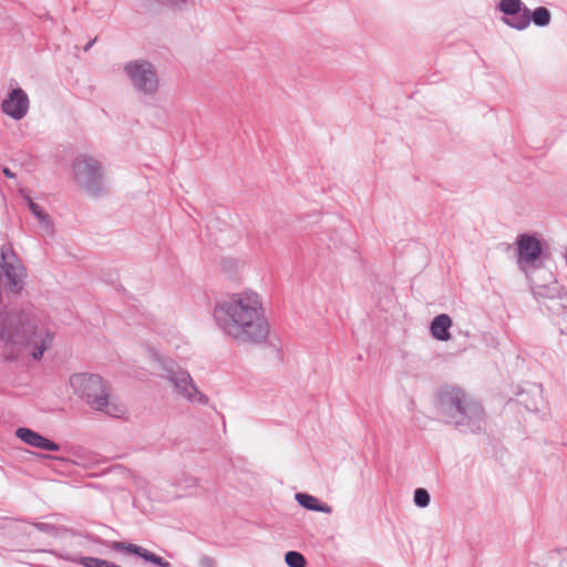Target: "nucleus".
I'll list each match as a JSON object with an SVG mask.
<instances>
[{"label":"nucleus","instance_id":"obj_26","mask_svg":"<svg viewBox=\"0 0 567 567\" xmlns=\"http://www.w3.org/2000/svg\"><path fill=\"white\" fill-rule=\"evenodd\" d=\"M2 173L8 178H14L16 177V174L9 167H3L2 168Z\"/></svg>","mask_w":567,"mask_h":567},{"label":"nucleus","instance_id":"obj_14","mask_svg":"<svg viewBox=\"0 0 567 567\" xmlns=\"http://www.w3.org/2000/svg\"><path fill=\"white\" fill-rule=\"evenodd\" d=\"M451 317L446 313H441L433 318L430 324V332L432 337L439 341H449L451 339Z\"/></svg>","mask_w":567,"mask_h":567},{"label":"nucleus","instance_id":"obj_32","mask_svg":"<svg viewBox=\"0 0 567 567\" xmlns=\"http://www.w3.org/2000/svg\"><path fill=\"white\" fill-rule=\"evenodd\" d=\"M118 567H122V566H118Z\"/></svg>","mask_w":567,"mask_h":567},{"label":"nucleus","instance_id":"obj_28","mask_svg":"<svg viewBox=\"0 0 567 567\" xmlns=\"http://www.w3.org/2000/svg\"><path fill=\"white\" fill-rule=\"evenodd\" d=\"M94 42H95V39L87 42L86 45L84 47V51L85 52L89 51L92 48V45L94 44Z\"/></svg>","mask_w":567,"mask_h":567},{"label":"nucleus","instance_id":"obj_15","mask_svg":"<svg viewBox=\"0 0 567 567\" xmlns=\"http://www.w3.org/2000/svg\"><path fill=\"white\" fill-rule=\"evenodd\" d=\"M295 498L301 507H303L308 511L324 513V514H330L332 512L331 506H329L326 503L320 502L319 498H317L316 496L310 495L308 493H302V492L296 493Z\"/></svg>","mask_w":567,"mask_h":567},{"label":"nucleus","instance_id":"obj_13","mask_svg":"<svg viewBox=\"0 0 567 567\" xmlns=\"http://www.w3.org/2000/svg\"><path fill=\"white\" fill-rule=\"evenodd\" d=\"M47 551L54 555L55 557H58L60 559H64V560L71 561V563H76L79 565H82L83 567H118L120 566L115 563H112V561H109L105 559H101V558H96V557H90V556L75 557V556H72L64 551H58V550H47Z\"/></svg>","mask_w":567,"mask_h":567},{"label":"nucleus","instance_id":"obj_18","mask_svg":"<svg viewBox=\"0 0 567 567\" xmlns=\"http://www.w3.org/2000/svg\"><path fill=\"white\" fill-rule=\"evenodd\" d=\"M29 209L32 215L38 219L40 227L47 233H51L53 228V224L49 214L37 203L30 200Z\"/></svg>","mask_w":567,"mask_h":567},{"label":"nucleus","instance_id":"obj_9","mask_svg":"<svg viewBox=\"0 0 567 567\" xmlns=\"http://www.w3.org/2000/svg\"><path fill=\"white\" fill-rule=\"evenodd\" d=\"M3 275L6 277L7 287L13 293H19L23 289V278L25 277V269L16 256L12 255L13 260H7L6 252L1 251Z\"/></svg>","mask_w":567,"mask_h":567},{"label":"nucleus","instance_id":"obj_16","mask_svg":"<svg viewBox=\"0 0 567 567\" xmlns=\"http://www.w3.org/2000/svg\"><path fill=\"white\" fill-rule=\"evenodd\" d=\"M33 527H35L39 532L48 534L55 538H66L68 536H75L76 532L65 527V526H56L49 523L33 522L31 523Z\"/></svg>","mask_w":567,"mask_h":567},{"label":"nucleus","instance_id":"obj_22","mask_svg":"<svg viewBox=\"0 0 567 567\" xmlns=\"http://www.w3.org/2000/svg\"><path fill=\"white\" fill-rule=\"evenodd\" d=\"M431 495L426 488L417 487L413 493V503L419 508H425L430 505Z\"/></svg>","mask_w":567,"mask_h":567},{"label":"nucleus","instance_id":"obj_21","mask_svg":"<svg viewBox=\"0 0 567 567\" xmlns=\"http://www.w3.org/2000/svg\"><path fill=\"white\" fill-rule=\"evenodd\" d=\"M173 485L186 492L197 485V480L190 474L181 473L174 477Z\"/></svg>","mask_w":567,"mask_h":567},{"label":"nucleus","instance_id":"obj_23","mask_svg":"<svg viewBox=\"0 0 567 567\" xmlns=\"http://www.w3.org/2000/svg\"><path fill=\"white\" fill-rule=\"evenodd\" d=\"M285 561L289 567H306L305 556L297 550H289L285 554Z\"/></svg>","mask_w":567,"mask_h":567},{"label":"nucleus","instance_id":"obj_5","mask_svg":"<svg viewBox=\"0 0 567 567\" xmlns=\"http://www.w3.org/2000/svg\"><path fill=\"white\" fill-rule=\"evenodd\" d=\"M161 364L164 370L163 377L169 381L178 395L192 404L207 405L209 403L208 396L198 390L187 370L179 368L172 360L163 359Z\"/></svg>","mask_w":567,"mask_h":567},{"label":"nucleus","instance_id":"obj_2","mask_svg":"<svg viewBox=\"0 0 567 567\" xmlns=\"http://www.w3.org/2000/svg\"><path fill=\"white\" fill-rule=\"evenodd\" d=\"M436 409L446 423L461 432L477 433L485 429L486 416L482 404L468 398L458 386H442L436 395Z\"/></svg>","mask_w":567,"mask_h":567},{"label":"nucleus","instance_id":"obj_25","mask_svg":"<svg viewBox=\"0 0 567 567\" xmlns=\"http://www.w3.org/2000/svg\"><path fill=\"white\" fill-rule=\"evenodd\" d=\"M560 555H561V559L559 563V567H567V548L563 549L560 551Z\"/></svg>","mask_w":567,"mask_h":567},{"label":"nucleus","instance_id":"obj_1","mask_svg":"<svg viewBox=\"0 0 567 567\" xmlns=\"http://www.w3.org/2000/svg\"><path fill=\"white\" fill-rule=\"evenodd\" d=\"M213 316L219 329L238 344H259L269 336L262 302L254 291L233 293L217 302Z\"/></svg>","mask_w":567,"mask_h":567},{"label":"nucleus","instance_id":"obj_6","mask_svg":"<svg viewBox=\"0 0 567 567\" xmlns=\"http://www.w3.org/2000/svg\"><path fill=\"white\" fill-rule=\"evenodd\" d=\"M123 72L135 92L145 96H153L158 90V75L153 63L145 59L126 62Z\"/></svg>","mask_w":567,"mask_h":567},{"label":"nucleus","instance_id":"obj_20","mask_svg":"<svg viewBox=\"0 0 567 567\" xmlns=\"http://www.w3.org/2000/svg\"><path fill=\"white\" fill-rule=\"evenodd\" d=\"M526 6L522 0H499L497 3V10H499L505 17L517 16L519 11L524 10Z\"/></svg>","mask_w":567,"mask_h":567},{"label":"nucleus","instance_id":"obj_12","mask_svg":"<svg viewBox=\"0 0 567 567\" xmlns=\"http://www.w3.org/2000/svg\"><path fill=\"white\" fill-rule=\"evenodd\" d=\"M16 436L23 443L40 450L50 452H56L60 450V445L58 443L29 427H18L16 430Z\"/></svg>","mask_w":567,"mask_h":567},{"label":"nucleus","instance_id":"obj_11","mask_svg":"<svg viewBox=\"0 0 567 567\" xmlns=\"http://www.w3.org/2000/svg\"><path fill=\"white\" fill-rule=\"evenodd\" d=\"M112 549L115 551H125L127 554L137 556L147 563H152L157 567H171V564L166 561L163 557L147 550L146 548L126 543V542H114L112 543Z\"/></svg>","mask_w":567,"mask_h":567},{"label":"nucleus","instance_id":"obj_29","mask_svg":"<svg viewBox=\"0 0 567 567\" xmlns=\"http://www.w3.org/2000/svg\"><path fill=\"white\" fill-rule=\"evenodd\" d=\"M525 405L528 410H537L538 409L536 403H533V404L525 403Z\"/></svg>","mask_w":567,"mask_h":567},{"label":"nucleus","instance_id":"obj_17","mask_svg":"<svg viewBox=\"0 0 567 567\" xmlns=\"http://www.w3.org/2000/svg\"><path fill=\"white\" fill-rule=\"evenodd\" d=\"M529 8H524V10L519 11L517 16H509L507 18H503V22L508 25L509 28H513L515 30L522 31L529 27L530 24V17L528 16Z\"/></svg>","mask_w":567,"mask_h":567},{"label":"nucleus","instance_id":"obj_24","mask_svg":"<svg viewBox=\"0 0 567 567\" xmlns=\"http://www.w3.org/2000/svg\"><path fill=\"white\" fill-rule=\"evenodd\" d=\"M553 322L557 326L560 334L567 336V310L554 319Z\"/></svg>","mask_w":567,"mask_h":567},{"label":"nucleus","instance_id":"obj_10","mask_svg":"<svg viewBox=\"0 0 567 567\" xmlns=\"http://www.w3.org/2000/svg\"><path fill=\"white\" fill-rule=\"evenodd\" d=\"M516 244L519 262L534 265L543 254L542 243L535 236L519 235Z\"/></svg>","mask_w":567,"mask_h":567},{"label":"nucleus","instance_id":"obj_8","mask_svg":"<svg viewBox=\"0 0 567 567\" xmlns=\"http://www.w3.org/2000/svg\"><path fill=\"white\" fill-rule=\"evenodd\" d=\"M29 106L28 94L21 87H14L2 101L1 111L12 120L20 121L28 114Z\"/></svg>","mask_w":567,"mask_h":567},{"label":"nucleus","instance_id":"obj_19","mask_svg":"<svg viewBox=\"0 0 567 567\" xmlns=\"http://www.w3.org/2000/svg\"><path fill=\"white\" fill-rule=\"evenodd\" d=\"M528 16L530 17V23L533 22L536 27H547L551 21V13L546 7H537L533 11L529 9Z\"/></svg>","mask_w":567,"mask_h":567},{"label":"nucleus","instance_id":"obj_30","mask_svg":"<svg viewBox=\"0 0 567 567\" xmlns=\"http://www.w3.org/2000/svg\"><path fill=\"white\" fill-rule=\"evenodd\" d=\"M210 561H212V559H210V558L205 557V558L203 559V565H205V566H209V565H210Z\"/></svg>","mask_w":567,"mask_h":567},{"label":"nucleus","instance_id":"obj_3","mask_svg":"<svg viewBox=\"0 0 567 567\" xmlns=\"http://www.w3.org/2000/svg\"><path fill=\"white\" fill-rule=\"evenodd\" d=\"M70 384L81 399L92 409L115 415L116 406L110 402V386L102 377L93 373H76L70 378Z\"/></svg>","mask_w":567,"mask_h":567},{"label":"nucleus","instance_id":"obj_27","mask_svg":"<svg viewBox=\"0 0 567 567\" xmlns=\"http://www.w3.org/2000/svg\"><path fill=\"white\" fill-rule=\"evenodd\" d=\"M171 4L181 7L183 4H186L188 0H167Z\"/></svg>","mask_w":567,"mask_h":567},{"label":"nucleus","instance_id":"obj_31","mask_svg":"<svg viewBox=\"0 0 567 567\" xmlns=\"http://www.w3.org/2000/svg\"><path fill=\"white\" fill-rule=\"evenodd\" d=\"M23 198L27 202V205L29 206L30 205V200H32V198L28 194L23 195Z\"/></svg>","mask_w":567,"mask_h":567},{"label":"nucleus","instance_id":"obj_4","mask_svg":"<svg viewBox=\"0 0 567 567\" xmlns=\"http://www.w3.org/2000/svg\"><path fill=\"white\" fill-rule=\"evenodd\" d=\"M75 184L93 197L106 192L103 165L87 154H79L72 162Z\"/></svg>","mask_w":567,"mask_h":567},{"label":"nucleus","instance_id":"obj_7","mask_svg":"<svg viewBox=\"0 0 567 567\" xmlns=\"http://www.w3.org/2000/svg\"><path fill=\"white\" fill-rule=\"evenodd\" d=\"M532 292L538 305L550 315L553 320L567 311V291L558 281L535 285L532 287Z\"/></svg>","mask_w":567,"mask_h":567}]
</instances>
